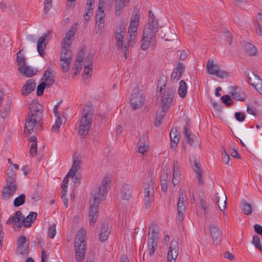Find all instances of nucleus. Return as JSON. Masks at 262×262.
I'll list each match as a JSON object with an SVG mask.
<instances>
[{
    "instance_id": "f257e3e1",
    "label": "nucleus",
    "mask_w": 262,
    "mask_h": 262,
    "mask_svg": "<svg viewBox=\"0 0 262 262\" xmlns=\"http://www.w3.org/2000/svg\"><path fill=\"white\" fill-rule=\"evenodd\" d=\"M110 181L108 177H104L98 190L96 189L91 193L89 210V222L91 225H94L97 220L99 204L105 199L107 184Z\"/></svg>"
},
{
    "instance_id": "f03ea898",
    "label": "nucleus",
    "mask_w": 262,
    "mask_h": 262,
    "mask_svg": "<svg viewBox=\"0 0 262 262\" xmlns=\"http://www.w3.org/2000/svg\"><path fill=\"white\" fill-rule=\"evenodd\" d=\"M29 111L25 120V132L28 134L36 132V126L41 124L43 116L42 106L35 100H32L29 106Z\"/></svg>"
},
{
    "instance_id": "7ed1b4c3",
    "label": "nucleus",
    "mask_w": 262,
    "mask_h": 262,
    "mask_svg": "<svg viewBox=\"0 0 262 262\" xmlns=\"http://www.w3.org/2000/svg\"><path fill=\"white\" fill-rule=\"evenodd\" d=\"M166 83V77L163 75L160 77L157 83V88H159V90L158 91L157 95L158 97L161 98V111L162 113H166L168 111L173 101L175 94V90L173 88H168L164 93L162 92V91L165 89Z\"/></svg>"
},
{
    "instance_id": "20e7f679",
    "label": "nucleus",
    "mask_w": 262,
    "mask_h": 262,
    "mask_svg": "<svg viewBox=\"0 0 262 262\" xmlns=\"http://www.w3.org/2000/svg\"><path fill=\"white\" fill-rule=\"evenodd\" d=\"M94 108L91 103H87L82 109L81 119L79 123V134L84 139L88 134L93 122Z\"/></svg>"
},
{
    "instance_id": "39448f33",
    "label": "nucleus",
    "mask_w": 262,
    "mask_h": 262,
    "mask_svg": "<svg viewBox=\"0 0 262 262\" xmlns=\"http://www.w3.org/2000/svg\"><path fill=\"white\" fill-rule=\"evenodd\" d=\"M6 185L3 187L2 198L4 200H7L12 196L17 189L16 177L13 169L11 167L8 169Z\"/></svg>"
},
{
    "instance_id": "423d86ee",
    "label": "nucleus",
    "mask_w": 262,
    "mask_h": 262,
    "mask_svg": "<svg viewBox=\"0 0 262 262\" xmlns=\"http://www.w3.org/2000/svg\"><path fill=\"white\" fill-rule=\"evenodd\" d=\"M85 234V231L81 229L78 231L75 238L74 246L77 262H81L84 257L86 251V242L84 241Z\"/></svg>"
},
{
    "instance_id": "0eeeda50",
    "label": "nucleus",
    "mask_w": 262,
    "mask_h": 262,
    "mask_svg": "<svg viewBox=\"0 0 262 262\" xmlns=\"http://www.w3.org/2000/svg\"><path fill=\"white\" fill-rule=\"evenodd\" d=\"M206 69L208 73L210 75H215L220 78H226L229 75L228 72L220 70L219 64H214V60L212 59H209L207 61Z\"/></svg>"
},
{
    "instance_id": "6e6552de",
    "label": "nucleus",
    "mask_w": 262,
    "mask_h": 262,
    "mask_svg": "<svg viewBox=\"0 0 262 262\" xmlns=\"http://www.w3.org/2000/svg\"><path fill=\"white\" fill-rule=\"evenodd\" d=\"M186 201V195L185 191L181 189L179 190V198L178 202L177 211L178 216L177 222L180 223L183 220V215L185 212L186 207L184 203Z\"/></svg>"
},
{
    "instance_id": "1a4fd4ad",
    "label": "nucleus",
    "mask_w": 262,
    "mask_h": 262,
    "mask_svg": "<svg viewBox=\"0 0 262 262\" xmlns=\"http://www.w3.org/2000/svg\"><path fill=\"white\" fill-rule=\"evenodd\" d=\"M125 27V24L124 22H121L115 32L116 46L117 50H121L123 46Z\"/></svg>"
},
{
    "instance_id": "9d476101",
    "label": "nucleus",
    "mask_w": 262,
    "mask_h": 262,
    "mask_svg": "<svg viewBox=\"0 0 262 262\" xmlns=\"http://www.w3.org/2000/svg\"><path fill=\"white\" fill-rule=\"evenodd\" d=\"M145 100V96L140 92H134L130 100L132 107L134 110L140 108L143 106Z\"/></svg>"
},
{
    "instance_id": "9b49d317",
    "label": "nucleus",
    "mask_w": 262,
    "mask_h": 262,
    "mask_svg": "<svg viewBox=\"0 0 262 262\" xmlns=\"http://www.w3.org/2000/svg\"><path fill=\"white\" fill-rule=\"evenodd\" d=\"M178 238L172 239L167 254V262H175L176 258L178 255Z\"/></svg>"
},
{
    "instance_id": "f8f14e48",
    "label": "nucleus",
    "mask_w": 262,
    "mask_h": 262,
    "mask_svg": "<svg viewBox=\"0 0 262 262\" xmlns=\"http://www.w3.org/2000/svg\"><path fill=\"white\" fill-rule=\"evenodd\" d=\"M151 235L148 238V245L149 250V254L151 256L155 252L156 249L157 247L158 238L159 233L156 231L155 228L150 230Z\"/></svg>"
},
{
    "instance_id": "ddd939ff",
    "label": "nucleus",
    "mask_w": 262,
    "mask_h": 262,
    "mask_svg": "<svg viewBox=\"0 0 262 262\" xmlns=\"http://www.w3.org/2000/svg\"><path fill=\"white\" fill-rule=\"evenodd\" d=\"M51 33V31H47L46 33H43L41 37L39 38L37 42V50L39 55L41 57L44 56V51L46 48V43L45 42L47 39V38L49 37Z\"/></svg>"
},
{
    "instance_id": "4468645a",
    "label": "nucleus",
    "mask_w": 262,
    "mask_h": 262,
    "mask_svg": "<svg viewBox=\"0 0 262 262\" xmlns=\"http://www.w3.org/2000/svg\"><path fill=\"white\" fill-rule=\"evenodd\" d=\"M78 28V24L77 23H75L73 24L70 29L66 33L65 37L63 38V43L64 48L66 47H70L72 40L74 37V35L76 34Z\"/></svg>"
},
{
    "instance_id": "2eb2a0df",
    "label": "nucleus",
    "mask_w": 262,
    "mask_h": 262,
    "mask_svg": "<svg viewBox=\"0 0 262 262\" xmlns=\"http://www.w3.org/2000/svg\"><path fill=\"white\" fill-rule=\"evenodd\" d=\"M209 228L213 243L217 245L221 240V230L217 226L213 224L210 225Z\"/></svg>"
},
{
    "instance_id": "dca6fc26",
    "label": "nucleus",
    "mask_w": 262,
    "mask_h": 262,
    "mask_svg": "<svg viewBox=\"0 0 262 262\" xmlns=\"http://www.w3.org/2000/svg\"><path fill=\"white\" fill-rule=\"evenodd\" d=\"M215 199L219 208L222 211L225 210L227 206V199L225 193L220 190L219 193L215 194Z\"/></svg>"
},
{
    "instance_id": "f3484780",
    "label": "nucleus",
    "mask_w": 262,
    "mask_h": 262,
    "mask_svg": "<svg viewBox=\"0 0 262 262\" xmlns=\"http://www.w3.org/2000/svg\"><path fill=\"white\" fill-rule=\"evenodd\" d=\"M110 233L111 229H110L108 225L105 223H102L98 233L99 241L101 242H105L108 238Z\"/></svg>"
},
{
    "instance_id": "a211bd4d",
    "label": "nucleus",
    "mask_w": 262,
    "mask_h": 262,
    "mask_svg": "<svg viewBox=\"0 0 262 262\" xmlns=\"http://www.w3.org/2000/svg\"><path fill=\"white\" fill-rule=\"evenodd\" d=\"M159 23L158 21H148L147 27L144 29L143 33H147L152 38H156V33L158 31Z\"/></svg>"
},
{
    "instance_id": "6ab92c4d",
    "label": "nucleus",
    "mask_w": 262,
    "mask_h": 262,
    "mask_svg": "<svg viewBox=\"0 0 262 262\" xmlns=\"http://www.w3.org/2000/svg\"><path fill=\"white\" fill-rule=\"evenodd\" d=\"M132 187L128 184L124 183L122 185L120 189V195L122 199L124 200H129L132 196Z\"/></svg>"
},
{
    "instance_id": "aec40b11",
    "label": "nucleus",
    "mask_w": 262,
    "mask_h": 262,
    "mask_svg": "<svg viewBox=\"0 0 262 262\" xmlns=\"http://www.w3.org/2000/svg\"><path fill=\"white\" fill-rule=\"evenodd\" d=\"M102 6L99 4L98 11L96 16V23L99 30H100L104 27V12L102 9Z\"/></svg>"
},
{
    "instance_id": "412c9836",
    "label": "nucleus",
    "mask_w": 262,
    "mask_h": 262,
    "mask_svg": "<svg viewBox=\"0 0 262 262\" xmlns=\"http://www.w3.org/2000/svg\"><path fill=\"white\" fill-rule=\"evenodd\" d=\"M151 41L152 45H155L156 42V38H152L147 33H144L141 40V48L142 50H146L149 47L150 42Z\"/></svg>"
},
{
    "instance_id": "4be33fe9",
    "label": "nucleus",
    "mask_w": 262,
    "mask_h": 262,
    "mask_svg": "<svg viewBox=\"0 0 262 262\" xmlns=\"http://www.w3.org/2000/svg\"><path fill=\"white\" fill-rule=\"evenodd\" d=\"M36 87L35 80L31 79L28 80L21 89V93L23 95H28L33 92Z\"/></svg>"
},
{
    "instance_id": "5701e85b",
    "label": "nucleus",
    "mask_w": 262,
    "mask_h": 262,
    "mask_svg": "<svg viewBox=\"0 0 262 262\" xmlns=\"http://www.w3.org/2000/svg\"><path fill=\"white\" fill-rule=\"evenodd\" d=\"M193 170L196 174L197 178L198 179L199 184L202 185L204 183L203 177H202V170L201 167V164L199 161L195 159L193 161L192 165Z\"/></svg>"
},
{
    "instance_id": "b1692460",
    "label": "nucleus",
    "mask_w": 262,
    "mask_h": 262,
    "mask_svg": "<svg viewBox=\"0 0 262 262\" xmlns=\"http://www.w3.org/2000/svg\"><path fill=\"white\" fill-rule=\"evenodd\" d=\"M189 122V120L187 119L186 122V126H184L183 133L184 134V137L186 138V141L187 143L190 144V145H195L198 144V142H195L194 139H193L191 136L192 135L191 131L188 127V124Z\"/></svg>"
},
{
    "instance_id": "393cba45",
    "label": "nucleus",
    "mask_w": 262,
    "mask_h": 262,
    "mask_svg": "<svg viewBox=\"0 0 262 262\" xmlns=\"http://www.w3.org/2000/svg\"><path fill=\"white\" fill-rule=\"evenodd\" d=\"M143 188L144 196H154L155 190L154 183L152 180H150L144 183Z\"/></svg>"
},
{
    "instance_id": "a878e982",
    "label": "nucleus",
    "mask_w": 262,
    "mask_h": 262,
    "mask_svg": "<svg viewBox=\"0 0 262 262\" xmlns=\"http://www.w3.org/2000/svg\"><path fill=\"white\" fill-rule=\"evenodd\" d=\"M81 163V161L80 160H79L77 157H74L73 159V163L72 164L71 169L68 173V177L74 178L76 174V173L80 168Z\"/></svg>"
},
{
    "instance_id": "bb28decb",
    "label": "nucleus",
    "mask_w": 262,
    "mask_h": 262,
    "mask_svg": "<svg viewBox=\"0 0 262 262\" xmlns=\"http://www.w3.org/2000/svg\"><path fill=\"white\" fill-rule=\"evenodd\" d=\"M54 74L48 70H46L43 75V78L45 80V83L47 84V88H48L53 84L55 82Z\"/></svg>"
},
{
    "instance_id": "cd10ccee",
    "label": "nucleus",
    "mask_w": 262,
    "mask_h": 262,
    "mask_svg": "<svg viewBox=\"0 0 262 262\" xmlns=\"http://www.w3.org/2000/svg\"><path fill=\"white\" fill-rule=\"evenodd\" d=\"M37 214L35 212H30L28 215L23 220L24 226L25 227H29L31 226V224L35 222L36 219Z\"/></svg>"
},
{
    "instance_id": "c85d7f7f",
    "label": "nucleus",
    "mask_w": 262,
    "mask_h": 262,
    "mask_svg": "<svg viewBox=\"0 0 262 262\" xmlns=\"http://www.w3.org/2000/svg\"><path fill=\"white\" fill-rule=\"evenodd\" d=\"M129 0H116L115 4V14L118 16L120 15L122 10L124 6H126Z\"/></svg>"
},
{
    "instance_id": "c756f323",
    "label": "nucleus",
    "mask_w": 262,
    "mask_h": 262,
    "mask_svg": "<svg viewBox=\"0 0 262 262\" xmlns=\"http://www.w3.org/2000/svg\"><path fill=\"white\" fill-rule=\"evenodd\" d=\"M62 49L60 54V59H62V60H71L73 55L71 50L69 49V47L64 48V45H63Z\"/></svg>"
},
{
    "instance_id": "7c9ffc66",
    "label": "nucleus",
    "mask_w": 262,
    "mask_h": 262,
    "mask_svg": "<svg viewBox=\"0 0 262 262\" xmlns=\"http://www.w3.org/2000/svg\"><path fill=\"white\" fill-rule=\"evenodd\" d=\"M231 93L234 99L238 101H245L246 98L245 93L243 91L236 92V88L231 86Z\"/></svg>"
},
{
    "instance_id": "2f4dec72",
    "label": "nucleus",
    "mask_w": 262,
    "mask_h": 262,
    "mask_svg": "<svg viewBox=\"0 0 262 262\" xmlns=\"http://www.w3.org/2000/svg\"><path fill=\"white\" fill-rule=\"evenodd\" d=\"M12 219L13 224L17 227H20L24 223L23 221L21 222V219H24V216H22L20 211H16L14 215L12 216Z\"/></svg>"
},
{
    "instance_id": "473e14b6",
    "label": "nucleus",
    "mask_w": 262,
    "mask_h": 262,
    "mask_svg": "<svg viewBox=\"0 0 262 262\" xmlns=\"http://www.w3.org/2000/svg\"><path fill=\"white\" fill-rule=\"evenodd\" d=\"M244 48L246 54L250 56H254L256 54L257 49L252 44L245 42L244 44Z\"/></svg>"
},
{
    "instance_id": "72a5a7b5",
    "label": "nucleus",
    "mask_w": 262,
    "mask_h": 262,
    "mask_svg": "<svg viewBox=\"0 0 262 262\" xmlns=\"http://www.w3.org/2000/svg\"><path fill=\"white\" fill-rule=\"evenodd\" d=\"M200 206L201 208L203 209L204 212V215L205 218L208 221V222H210L211 215L210 214L208 205L206 203L205 200L203 199H200Z\"/></svg>"
},
{
    "instance_id": "f704fd0d",
    "label": "nucleus",
    "mask_w": 262,
    "mask_h": 262,
    "mask_svg": "<svg viewBox=\"0 0 262 262\" xmlns=\"http://www.w3.org/2000/svg\"><path fill=\"white\" fill-rule=\"evenodd\" d=\"M21 50L19 51L17 53L16 61L18 65V70H20L25 66L26 59L24 56L21 54Z\"/></svg>"
},
{
    "instance_id": "c9c22d12",
    "label": "nucleus",
    "mask_w": 262,
    "mask_h": 262,
    "mask_svg": "<svg viewBox=\"0 0 262 262\" xmlns=\"http://www.w3.org/2000/svg\"><path fill=\"white\" fill-rule=\"evenodd\" d=\"M242 209L243 213L245 215H250L252 212V205L246 202L245 200H243L242 201Z\"/></svg>"
},
{
    "instance_id": "e433bc0d",
    "label": "nucleus",
    "mask_w": 262,
    "mask_h": 262,
    "mask_svg": "<svg viewBox=\"0 0 262 262\" xmlns=\"http://www.w3.org/2000/svg\"><path fill=\"white\" fill-rule=\"evenodd\" d=\"M187 92V85L184 80H182L180 82L178 89V94L181 98H184Z\"/></svg>"
},
{
    "instance_id": "4c0bfd02",
    "label": "nucleus",
    "mask_w": 262,
    "mask_h": 262,
    "mask_svg": "<svg viewBox=\"0 0 262 262\" xmlns=\"http://www.w3.org/2000/svg\"><path fill=\"white\" fill-rule=\"evenodd\" d=\"M170 138L171 147L173 149H174L177 146V144L179 141V138L177 135L175 134V133L173 132V128H172L170 131Z\"/></svg>"
},
{
    "instance_id": "58836bf2",
    "label": "nucleus",
    "mask_w": 262,
    "mask_h": 262,
    "mask_svg": "<svg viewBox=\"0 0 262 262\" xmlns=\"http://www.w3.org/2000/svg\"><path fill=\"white\" fill-rule=\"evenodd\" d=\"M18 71L22 75L28 77H32L36 74V72H34L29 66H25L21 70Z\"/></svg>"
},
{
    "instance_id": "ea45409f",
    "label": "nucleus",
    "mask_w": 262,
    "mask_h": 262,
    "mask_svg": "<svg viewBox=\"0 0 262 262\" xmlns=\"http://www.w3.org/2000/svg\"><path fill=\"white\" fill-rule=\"evenodd\" d=\"M139 23L131 21L130 22L128 33L129 34L130 38L132 37H135L136 36V32H137V27L138 26Z\"/></svg>"
},
{
    "instance_id": "a19ab883",
    "label": "nucleus",
    "mask_w": 262,
    "mask_h": 262,
    "mask_svg": "<svg viewBox=\"0 0 262 262\" xmlns=\"http://www.w3.org/2000/svg\"><path fill=\"white\" fill-rule=\"evenodd\" d=\"M25 194H21L14 199L13 202L14 206L17 207L23 205L25 202Z\"/></svg>"
},
{
    "instance_id": "79ce46f5",
    "label": "nucleus",
    "mask_w": 262,
    "mask_h": 262,
    "mask_svg": "<svg viewBox=\"0 0 262 262\" xmlns=\"http://www.w3.org/2000/svg\"><path fill=\"white\" fill-rule=\"evenodd\" d=\"M144 205L146 209L149 208L154 201V196H144Z\"/></svg>"
},
{
    "instance_id": "37998d69",
    "label": "nucleus",
    "mask_w": 262,
    "mask_h": 262,
    "mask_svg": "<svg viewBox=\"0 0 262 262\" xmlns=\"http://www.w3.org/2000/svg\"><path fill=\"white\" fill-rule=\"evenodd\" d=\"M164 32H166V37L165 38L166 41H170L171 39L176 38L177 34L174 30L164 29Z\"/></svg>"
},
{
    "instance_id": "c03bdc74",
    "label": "nucleus",
    "mask_w": 262,
    "mask_h": 262,
    "mask_svg": "<svg viewBox=\"0 0 262 262\" xmlns=\"http://www.w3.org/2000/svg\"><path fill=\"white\" fill-rule=\"evenodd\" d=\"M61 68L63 73L67 72L70 69V65L71 63V60H62V59H60Z\"/></svg>"
},
{
    "instance_id": "a18cd8bd",
    "label": "nucleus",
    "mask_w": 262,
    "mask_h": 262,
    "mask_svg": "<svg viewBox=\"0 0 262 262\" xmlns=\"http://www.w3.org/2000/svg\"><path fill=\"white\" fill-rule=\"evenodd\" d=\"M247 77L248 78V83L253 86L257 81H259V78L253 73L248 74Z\"/></svg>"
},
{
    "instance_id": "49530a36",
    "label": "nucleus",
    "mask_w": 262,
    "mask_h": 262,
    "mask_svg": "<svg viewBox=\"0 0 262 262\" xmlns=\"http://www.w3.org/2000/svg\"><path fill=\"white\" fill-rule=\"evenodd\" d=\"M95 0H87L86 4L85 7V10L86 12H89L90 14H92L93 11V6L95 4Z\"/></svg>"
},
{
    "instance_id": "de8ad7c7",
    "label": "nucleus",
    "mask_w": 262,
    "mask_h": 262,
    "mask_svg": "<svg viewBox=\"0 0 262 262\" xmlns=\"http://www.w3.org/2000/svg\"><path fill=\"white\" fill-rule=\"evenodd\" d=\"M254 133L253 132L249 131L244 134L242 136L243 140L246 142L252 141Z\"/></svg>"
},
{
    "instance_id": "09e8293b",
    "label": "nucleus",
    "mask_w": 262,
    "mask_h": 262,
    "mask_svg": "<svg viewBox=\"0 0 262 262\" xmlns=\"http://www.w3.org/2000/svg\"><path fill=\"white\" fill-rule=\"evenodd\" d=\"M221 99L222 101L227 106H230L232 105L233 103L230 96L229 95L223 96Z\"/></svg>"
},
{
    "instance_id": "8fccbe9b",
    "label": "nucleus",
    "mask_w": 262,
    "mask_h": 262,
    "mask_svg": "<svg viewBox=\"0 0 262 262\" xmlns=\"http://www.w3.org/2000/svg\"><path fill=\"white\" fill-rule=\"evenodd\" d=\"M47 88V84L45 82H42L38 85L37 87L36 94L37 96H41L43 95L45 89Z\"/></svg>"
},
{
    "instance_id": "3c124183",
    "label": "nucleus",
    "mask_w": 262,
    "mask_h": 262,
    "mask_svg": "<svg viewBox=\"0 0 262 262\" xmlns=\"http://www.w3.org/2000/svg\"><path fill=\"white\" fill-rule=\"evenodd\" d=\"M56 226L55 224H53L49 226L48 229V235L51 238H53L56 235Z\"/></svg>"
},
{
    "instance_id": "603ef678",
    "label": "nucleus",
    "mask_w": 262,
    "mask_h": 262,
    "mask_svg": "<svg viewBox=\"0 0 262 262\" xmlns=\"http://www.w3.org/2000/svg\"><path fill=\"white\" fill-rule=\"evenodd\" d=\"M149 144L148 136L146 134H143L139 137L137 144Z\"/></svg>"
},
{
    "instance_id": "864d4df0",
    "label": "nucleus",
    "mask_w": 262,
    "mask_h": 262,
    "mask_svg": "<svg viewBox=\"0 0 262 262\" xmlns=\"http://www.w3.org/2000/svg\"><path fill=\"white\" fill-rule=\"evenodd\" d=\"M165 116V113H160L158 115H157L155 119V125L157 127L159 126L161 124L162 120L164 119Z\"/></svg>"
},
{
    "instance_id": "5fc2aeb1",
    "label": "nucleus",
    "mask_w": 262,
    "mask_h": 262,
    "mask_svg": "<svg viewBox=\"0 0 262 262\" xmlns=\"http://www.w3.org/2000/svg\"><path fill=\"white\" fill-rule=\"evenodd\" d=\"M181 74L174 70V71L172 73L171 75V81L173 83L176 82L178 80H179L181 78Z\"/></svg>"
},
{
    "instance_id": "6e6d98bb",
    "label": "nucleus",
    "mask_w": 262,
    "mask_h": 262,
    "mask_svg": "<svg viewBox=\"0 0 262 262\" xmlns=\"http://www.w3.org/2000/svg\"><path fill=\"white\" fill-rule=\"evenodd\" d=\"M37 152V144L35 143H33L31 146L30 150V155L32 157H35Z\"/></svg>"
},
{
    "instance_id": "4d7b16f0",
    "label": "nucleus",
    "mask_w": 262,
    "mask_h": 262,
    "mask_svg": "<svg viewBox=\"0 0 262 262\" xmlns=\"http://www.w3.org/2000/svg\"><path fill=\"white\" fill-rule=\"evenodd\" d=\"M138 146V151L139 153L144 154L149 148V144H137Z\"/></svg>"
},
{
    "instance_id": "13d9d810",
    "label": "nucleus",
    "mask_w": 262,
    "mask_h": 262,
    "mask_svg": "<svg viewBox=\"0 0 262 262\" xmlns=\"http://www.w3.org/2000/svg\"><path fill=\"white\" fill-rule=\"evenodd\" d=\"M26 40L28 45H34L36 39V37L33 35H28L26 37Z\"/></svg>"
},
{
    "instance_id": "bf43d9fd",
    "label": "nucleus",
    "mask_w": 262,
    "mask_h": 262,
    "mask_svg": "<svg viewBox=\"0 0 262 262\" xmlns=\"http://www.w3.org/2000/svg\"><path fill=\"white\" fill-rule=\"evenodd\" d=\"M10 112V108L9 107L3 108L1 111V115L3 119H6L9 115Z\"/></svg>"
},
{
    "instance_id": "052dcab7",
    "label": "nucleus",
    "mask_w": 262,
    "mask_h": 262,
    "mask_svg": "<svg viewBox=\"0 0 262 262\" xmlns=\"http://www.w3.org/2000/svg\"><path fill=\"white\" fill-rule=\"evenodd\" d=\"M173 177L174 178H180V172L178 166L177 165V162H174L173 163Z\"/></svg>"
},
{
    "instance_id": "680f3d73",
    "label": "nucleus",
    "mask_w": 262,
    "mask_h": 262,
    "mask_svg": "<svg viewBox=\"0 0 262 262\" xmlns=\"http://www.w3.org/2000/svg\"><path fill=\"white\" fill-rule=\"evenodd\" d=\"M52 0H45L43 10L45 13H47L50 9L52 7Z\"/></svg>"
},
{
    "instance_id": "e2e57ef3",
    "label": "nucleus",
    "mask_w": 262,
    "mask_h": 262,
    "mask_svg": "<svg viewBox=\"0 0 262 262\" xmlns=\"http://www.w3.org/2000/svg\"><path fill=\"white\" fill-rule=\"evenodd\" d=\"M223 148V152L222 154V155L223 156V162L225 164H228L229 162L230 158H229L228 154L226 152L225 148Z\"/></svg>"
},
{
    "instance_id": "0e129e2a",
    "label": "nucleus",
    "mask_w": 262,
    "mask_h": 262,
    "mask_svg": "<svg viewBox=\"0 0 262 262\" xmlns=\"http://www.w3.org/2000/svg\"><path fill=\"white\" fill-rule=\"evenodd\" d=\"M28 248V244L26 245H21V247H20L19 246H18V252L22 255H24L27 254V250Z\"/></svg>"
},
{
    "instance_id": "69168bd1",
    "label": "nucleus",
    "mask_w": 262,
    "mask_h": 262,
    "mask_svg": "<svg viewBox=\"0 0 262 262\" xmlns=\"http://www.w3.org/2000/svg\"><path fill=\"white\" fill-rule=\"evenodd\" d=\"M93 61V55L92 54H89L85 59V66H92Z\"/></svg>"
},
{
    "instance_id": "338daca9",
    "label": "nucleus",
    "mask_w": 262,
    "mask_h": 262,
    "mask_svg": "<svg viewBox=\"0 0 262 262\" xmlns=\"http://www.w3.org/2000/svg\"><path fill=\"white\" fill-rule=\"evenodd\" d=\"M140 16L138 14L137 11H133V14L131 17V21L139 23V21L140 20Z\"/></svg>"
},
{
    "instance_id": "774afa93",
    "label": "nucleus",
    "mask_w": 262,
    "mask_h": 262,
    "mask_svg": "<svg viewBox=\"0 0 262 262\" xmlns=\"http://www.w3.org/2000/svg\"><path fill=\"white\" fill-rule=\"evenodd\" d=\"M253 87L262 94V79L259 78V81H257L254 84Z\"/></svg>"
}]
</instances>
